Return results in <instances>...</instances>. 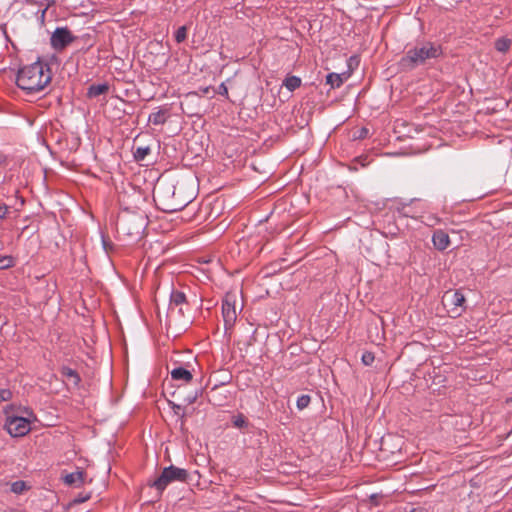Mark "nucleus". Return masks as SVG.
<instances>
[{"label":"nucleus","mask_w":512,"mask_h":512,"mask_svg":"<svg viewBox=\"0 0 512 512\" xmlns=\"http://www.w3.org/2000/svg\"><path fill=\"white\" fill-rule=\"evenodd\" d=\"M27 489V485L24 481H16L11 485V491L15 494H21Z\"/></svg>","instance_id":"nucleus-19"},{"label":"nucleus","mask_w":512,"mask_h":512,"mask_svg":"<svg viewBox=\"0 0 512 512\" xmlns=\"http://www.w3.org/2000/svg\"><path fill=\"white\" fill-rule=\"evenodd\" d=\"M155 195L165 212L182 210L192 201V195L184 193L182 184L158 186L155 188Z\"/></svg>","instance_id":"nucleus-2"},{"label":"nucleus","mask_w":512,"mask_h":512,"mask_svg":"<svg viewBox=\"0 0 512 512\" xmlns=\"http://www.w3.org/2000/svg\"><path fill=\"white\" fill-rule=\"evenodd\" d=\"M102 244L106 252H108L109 243L106 241L105 238H102Z\"/></svg>","instance_id":"nucleus-31"},{"label":"nucleus","mask_w":512,"mask_h":512,"mask_svg":"<svg viewBox=\"0 0 512 512\" xmlns=\"http://www.w3.org/2000/svg\"><path fill=\"white\" fill-rule=\"evenodd\" d=\"M464 302L465 296L459 290L446 291L442 297V304L450 318H457L461 315Z\"/></svg>","instance_id":"nucleus-6"},{"label":"nucleus","mask_w":512,"mask_h":512,"mask_svg":"<svg viewBox=\"0 0 512 512\" xmlns=\"http://www.w3.org/2000/svg\"><path fill=\"white\" fill-rule=\"evenodd\" d=\"M171 377L174 380L183 381L185 383H188L192 380L191 372L183 367L173 369L171 371Z\"/></svg>","instance_id":"nucleus-13"},{"label":"nucleus","mask_w":512,"mask_h":512,"mask_svg":"<svg viewBox=\"0 0 512 512\" xmlns=\"http://www.w3.org/2000/svg\"><path fill=\"white\" fill-rule=\"evenodd\" d=\"M11 397V392L6 389H0V403L6 401Z\"/></svg>","instance_id":"nucleus-25"},{"label":"nucleus","mask_w":512,"mask_h":512,"mask_svg":"<svg viewBox=\"0 0 512 512\" xmlns=\"http://www.w3.org/2000/svg\"><path fill=\"white\" fill-rule=\"evenodd\" d=\"M62 376L64 378L65 384L68 387L77 386L78 381H79V377H78V375L76 374V372L73 369L68 368V367H64L62 369Z\"/></svg>","instance_id":"nucleus-14"},{"label":"nucleus","mask_w":512,"mask_h":512,"mask_svg":"<svg viewBox=\"0 0 512 512\" xmlns=\"http://www.w3.org/2000/svg\"><path fill=\"white\" fill-rule=\"evenodd\" d=\"M186 295L182 291L173 290L170 295V303L166 314L167 318L180 319L186 316L185 310L188 309Z\"/></svg>","instance_id":"nucleus-7"},{"label":"nucleus","mask_w":512,"mask_h":512,"mask_svg":"<svg viewBox=\"0 0 512 512\" xmlns=\"http://www.w3.org/2000/svg\"><path fill=\"white\" fill-rule=\"evenodd\" d=\"M61 479L65 485L78 488L86 482V474L83 470L77 468L72 472L62 471Z\"/></svg>","instance_id":"nucleus-10"},{"label":"nucleus","mask_w":512,"mask_h":512,"mask_svg":"<svg viewBox=\"0 0 512 512\" xmlns=\"http://www.w3.org/2000/svg\"><path fill=\"white\" fill-rule=\"evenodd\" d=\"M73 40H74V37H73L71 31L66 27L56 28V30L52 33V36L50 39L52 47L56 50L64 49Z\"/></svg>","instance_id":"nucleus-8"},{"label":"nucleus","mask_w":512,"mask_h":512,"mask_svg":"<svg viewBox=\"0 0 512 512\" xmlns=\"http://www.w3.org/2000/svg\"><path fill=\"white\" fill-rule=\"evenodd\" d=\"M90 498V494H86L84 496H78L76 497L71 503L70 505H75V504H79V503H82L86 500H88Z\"/></svg>","instance_id":"nucleus-27"},{"label":"nucleus","mask_w":512,"mask_h":512,"mask_svg":"<svg viewBox=\"0 0 512 512\" xmlns=\"http://www.w3.org/2000/svg\"><path fill=\"white\" fill-rule=\"evenodd\" d=\"M9 209V206H7L6 204H0V219L6 218Z\"/></svg>","instance_id":"nucleus-26"},{"label":"nucleus","mask_w":512,"mask_h":512,"mask_svg":"<svg viewBox=\"0 0 512 512\" xmlns=\"http://www.w3.org/2000/svg\"><path fill=\"white\" fill-rule=\"evenodd\" d=\"M46 11H47V8L43 9L42 12H41V20L42 21L44 20Z\"/></svg>","instance_id":"nucleus-32"},{"label":"nucleus","mask_w":512,"mask_h":512,"mask_svg":"<svg viewBox=\"0 0 512 512\" xmlns=\"http://www.w3.org/2000/svg\"><path fill=\"white\" fill-rule=\"evenodd\" d=\"M108 90V86L106 84L100 85L98 84V95L105 93Z\"/></svg>","instance_id":"nucleus-30"},{"label":"nucleus","mask_w":512,"mask_h":512,"mask_svg":"<svg viewBox=\"0 0 512 512\" xmlns=\"http://www.w3.org/2000/svg\"><path fill=\"white\" fill-rule=\"evenodd\" d=\"M349 76V73H329L326 77V83L332 88H339L349 78Z\"/></svg>","instance_id":"nucleus-12"},{"label":"nucleus","mask_w":512,"mask_h":512,"mask_svg":"<svg viewBox=\"0 0 512 512\" xmlns=\"http://www.w3.org/2000/svg\"><path fill=\"white\" fill-rule=\"evenodd\" d=\"M511 46V40L508 38H499L495 42V48L497 51L505 53Z\"/></svg>","instance_id":"nucleus-17"},{"label":"nucleus","mask_w":512,"mask_h":512,"mask_svg":"<svg viewBox=\"0 0 512 512\" xmlns=\"http://www.w3.org/2000/svg\"><path fill=\"white\" fill-rule=\"evenodd\" d=\"M361 360L364 365L370 366L374 362L375 356L372 352L366 351L362 354Z\"/></svg>","instance_id":"nucleus-22"},{"label":"nucleus","mask_w":512,"mask_h":512,"mask_svg":"<svg viewBox=\"0 0 512 512\" xmlns=\"http://www.w3.org/2000/svg\"><path fill=\"white\" fill-rule=\"evenodd\" d=\"M219 94L223 95V96H226L228 97V88L227 86L222 83L220 86H219V91H218Z\"/></svg>","instance_id":"nucleus-29"},{"label":"nucleus","mask_w":512,"mask_h":512,"mask_svg":"<svg viewBox=\"0 0 512 512\" xmlns=\"http://www.w3.org/2000/svg\"><path fill=\"white\" fill-rule=\"evenodd\" d=\"M12 265V260L10 257L0 256V269L8 268Z\"/></svg>","instance_id":"nucleus-24"},{"label":"nucleus","mask_w":512,"mask_h":512,"mask_svg":"<svg viewBox=\"0 0 512 512\" xmlns=\"http://www.w3.org/2000/svg\"><path fill=\"white\" fill-rule=\"evenodd\" d=\"M283 84L289 91H294L300 87L301 79L297 76H289L284 80Z\"/></svg>","instance_id":"nucleus-16"},{"label":"nucleus","mask_w":512,"mask_h":512,"mask_svg":"<svg viewBox=\"0 0 512 512\" xmlns=\"http://www.w3.org/2000/svg\"><path fill=\"white\" fill-rule=\"evenodd\" d=\"M432 242H433L434 247L437 250L443 251L449 247L450 238H449V235L445 231L439 229V230L434 231V233L432 235Z\"/></svg>","instance_id":"nucleus-11"},{"label":"nucleus","mask_w":512,"mask_h":512,"mask_svg":"<svg viewBox=\"0 0 512 512\" xmlns=\"http://www.w3.org/2000/svg\"><path fill=\"white\" fill-rule=\"evenodd\" d=\"M237 296L227 293L222 302V315L224 320H236L238 316Z\"/></svg>","instance_id":"nucleus-9"},{"label":"nucleus","mask_w":512,"mask_h":512,"mask_svg":"<svg viewBox=\"0 0 512 512\" xmlns=\"http://www.w3.org/2000/svg\"><path fill=\"white\" fill-rule=\"evenodd\" d=\"M87 95L89 98L96 97V84H91L88 88Z\"/></svg>","instance_id":"nucleus-28"},{"label":"nucleus","mask_w":512,"mask_h":512,"mask_svg":"<svg viewBox=\"0 0 512 512\" xmlns=\"http://www.w3.org/2000/svg\"><path fill=\"white\" fill-rule=\"evenodd\" d=\"M35 419L30 411H25V416L7 414L5 428L12 437H22L31 429V422Z\"/></svg>","instance_id":"nucleus-4"},{"label":"nucleus","mask_w":512,"mask_h":512,"mask_svg":"<svg viewBox=\"0 0 512 512\" xmlns=\"http://www.w3.org/2000/svg\"><path fill=\"white\" fill-rule=\"evenodd\" d=\"M187 478V470L171 465L163 469L161 475L154 481L153 486L162 492L170 483L175 481L185 482Z\"/></svg>","instance_id":"nucleus-5"},{"label":"nucleus","mask_w":512,"mask_h":512,"mask_svg":"<svg viewBox=\"0 0 512 512\" xmlns=\"http://www.w3.org/2000/svg\"><path fill=\"white\" fill-rule=\"evenodd\" d=\"M167 114L165 110H158L149 115V122L154 125H161L166 122Z\"/></svg>","instance_id":"nucleus-15"},{"label":"nucleus","mask_w":512,"mask_h":512,"mask_svg":"<svg viewBox=\"0 0 512 512\" xmlns=\"http://www.w3.org/2000/svg\"><path fill=\"white\" fill-rule=\"evenodd\" d=\"M187 38V28L186 26H181L177 29L175 33V40L178 43L183 42Z\"/></svg>","instance_id":"nucleus-21"},{"label":"nucleus","mask_w":512,"mask_h":512,"mask_svg":"<svg viewBox=\"0 0 512 512\" xmlns=\"http://www.w3.org/2000/svg\"><path fill=\"white\" fill-rule=\"evenodd\" d=\"M232 423L236 428H244L247 426V419L242 414H239L232 418Z\"/></svg>","instance_id":"nucleus-20"},{"label":"nucleus","mask_w":512,"mask_h":512,"mask_svg":"<svg viewBox=\"0 0 512 512\" xmlns=\"http://www.w3.org/2000/svg\"><path fill=\"white\" fill-rule=\"evenodd\" d=\"M310 403V396L308 395H301L297 399V407L298 409L302 410L306 408Z\"/></svg>","instance_id":"nucleus-23"},{"label":"nucleus","mask_w":512,"mask_h":512,"mask_svg":"<svg viewBox=\"0 0 512 512\" xmlns=\"http://www.w3.org/2000/svg\"><path fill=\"white\" fill-rule=\"evenodd\" d=\"M51 81V71L49 66L41 61H36L30 65L22 67L17 74V86L32 94L43 90Z\"/></svg>","instance_id":"nucleus-1"},{"label":"nucleus","mask_w":512,"mask_h":512,"mask_svg":"<svg viewBox=\"0 0 512 512\" xmlns=\"http://www.w3.org/2000/svg\"><path fill=\"white\" fill-rule=\"evenodd\" d=\"M439 55V47L431 43H425L422 46L408 50L406 55L401 59L400 65L402 68L410 70L423 64L427 59L436 58Z\"/></svg>","instance_id":"nucleus-3"},{"label":"nucleus","mask_w":512,"mask_h":512,"mask_svg":"<svg viewBox=\"0 0 512 512\" xmlns=\"http://www.w3.org/2000/svg\"><path fill=\"white\" fill-rule=\"evenodd\" d=\"M151 152V149L149 146H139L134 151V158L137 161H142L146 158L147 155H149Z\"/></svg>","instance_id":"nucleus-18"}]
</instances>
